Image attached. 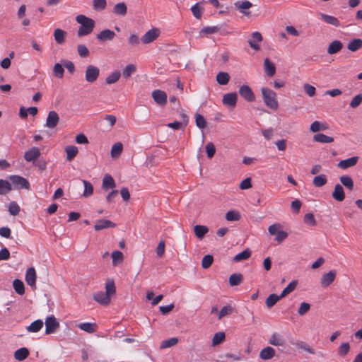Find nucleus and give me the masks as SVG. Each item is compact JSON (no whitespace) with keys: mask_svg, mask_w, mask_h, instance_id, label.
Returning <instances> with one entry per match:
<instances>
[{"mask_svg":"<svg viewBox=\"0 0 362 362\" xmlns=\"http://www.w3.org/2000/svg\"><path fill=\"white\" fill-rule=\"evenodd\" d=\"M105 292L99 291L94 294L93 299L98 303L107 305L110 303L111 296L115 295L116 288L112 279H108L105 284Z\"/></svg>","mask_w":362,"mask_h":362,"instance_id":"nucleus-1","label":"nucleus"},{"mask_svg":"<svg viewBox=\"0 0 362 362\" xmlns=\"http://www.w3.org/2000/svg\"><path fill=\"white\" fill-rule=\"evenodd\" d=\"M76 20L81 25L78 30L79 37L88 35L92 33L95 26V21L93 19L84 15H78Z\"/></svg>","mask_w":362,"mask_h":362,"instance_id":"nucleus-2","label":"nucleus"},{"mask_svg":"<svg viewBox=\"0 0 362 362\" xmlns=\"http://www.w3.org/2000/svg\"><path fill=\"white\" fill-rule=\"evenodd\" d=\"M261 92L265 105L272 110H277L279 107V103L276 98V93L267 87H262L261 88Z\"/></svg>","mask_w":362,"mask_h":362,"instance_id":"nucleus-3","label":"nucleus"},{"mask_svg":"<svg viewBox=\"0 0 362 362\" xmlns=\"http://www.w3.org/2000/svg\"><path fill=\"white\" fill-rule=\"evenodd\" d=\"M100 75V69L94 65H88L85 72L86 81L88 83H94Z\"/></svg>","mask_w":362,"mask_h":362,"instance_id":"nucleus-4","label":"nucleus"},{"mask_svg":"<svg viewBox=\"0 0 362 362\" xmlns=\"http://www.w3.org/2000/svg\"><path fill=\"white\" fill-rule=\"evenodd\" d=\"M45 334L54 333L59 327V323L54 315H50L45 319Z\"/></svg>","mask_w":362,"mask_h":362,"instance_id":"nucleus-5","label":"nucleus"},{"mask_svg":"<svg viewBox=\"0 0 362 362\" xmlns=\"http://www.w3.org/2000/svg\"><path fill=\"white\" fill-rule=\"evenodd\" d=\"M10 181L16 188L28 189L30 188L29 182L20 175H11L9 177Z\"/></svg>","mask_w":362,"mask_h":362,"instance_id":"nucleus-6","label":"nucleus"},{"mask_svg":"<svg viewBox=\"0 0 362 362\" xmlns=\"http://www.w3.org/2000/svg\"><path fill=\"white\" fill-rule=\"evenodd\" d=\"M160 30L153 28L147 31L141 38V41L144 44H148L155 41L160 35Z\"/></svg>","mask_w":362,"mask_h":362,"instance_id":"nucleus-7","label":"nucleus"},{"mask_svg":"<svg viewBox=\"0 0 362 362\" xmlns=\"http://www.w3.org/2000/svg\"><path fill=\"white\" fill-rule=\"evenodd\" d=\"M239 94L240 96L244 98L247 102H253L255 100V95L251 89V88L247 85H243L239 88Z\"/></svg>","mask_w":362,"mask_h":362,"instance_id":"nucleus-8","label":"nucleus"},{"mask_svg":"<svg viewBox=\"0 0 362 362\" xmlns=\"http://www.w3.org/2000/svg\"><path fill=\"white\" fill-rule=\"evenodd\" d=\"M235 7L243 15L245 16H250V12L248 11V10L252 7V4L247 1H238L234 3Z\"/></svg>","mask_w":362,"mask_h":362,"instance_id":"nucleus-9","label":"nucleus"},{"mask_svg":"<svg viewBox=\"0 0 362 362\" xmlns=\"http://www.w3.org/2000/svg\"><path fill=\"white\" fill-rule=\"evenodd\" d=\"M59 121V117L57 112L54 110L49 111L45 126L47 128L53 129L57 127Z\"/></svg>","mask_w":362,"mask_h":362,"instance_id":"nucleus-10","label":"nucleus"},{"mask_svg":"<svg viewBox=\"0 0 362 362\" xmlns=\"http://www.w3.org/2000/svg\"><path fill=\"white\" fill-rule=\"evenodd\" d=\"M238 101V95L236 93H228L223 95L222 102L226 106L235 107Z\"/></svg>","mask_w":362,"mask_h":362,"instance_id":"nucleus-11","label":"nucleus"},{"mask_svg":"<svg viewBox=\"0 0 362 362\" xmlns=\"http://www.w3.org/2000/svg\"><path fill=\"white\" fill-rule=\"evenodd\" d=\"M268 343L274 346H285L286 339L284 337L277 332H274L268 340Z\"/></svg>","mask_w":362,"mask_h":362,"instance_id":"nucleus-12","label":"nucleus"},{"mask_svg":"<svg viewBox=\"0 0 362 362\" xmlns=\"http://www.w3.org/2000/svg\"><path fill=\"white\" fill-rule=\"evenodd\" d=\"M262 35L259 32H254L251 35V38L248 40V44L251 48L255 51H258L260 49L259 42H262Z\"/></svg>","mask_w":362,"mask_h":362,"instance_id":"nucleus-13","label":"nucleus"},{"mask_svg":"<svg viewBox=\"0 0 362 362\" xmlns=\"http://www.w3.org/2000/svg\"><path fill=\"white\" fill-rule=\"evenodd\" d=\"M152 98L159 105L163 106L167 103V95L160 90H155L152 92Z\"/></svg>","mask_w":362,"mask_h":362,"instance_id":"nucleus-14","label":"nucleus"},{"mask_svg":"<svg viewBox=\"0 0 362 362\" xmlns=\"http://www.w3.org/2000/svg\"><path fill=\"white\" fill-rule=\"evenodd\" d=\"M336 272L334 270H331L329 272L322 275L321 278V286L323 288H326L329 286L335 279Z\"/></svg>","mask_w":362,"mask_h":362,"instance_id":"nucleus-15","label":"nucleus"},{"mask_svg":"<svg viewBox=\"0 0 362 362\" xmlns=\"http://www.w3.org/2000/svg\"><path fill=\"white\" fill-rule=\"evenodd\" d=\"M358 157L353 156L349 158L339 161L337 164V166L341 169L346 170L348 169L349 168L356 165L358 163Z\"/></svg>","mask_w":362,"mask_h":362,"instance_id":"nucleus-16","label":"nucleus"},{"mask_svg":"<svg viewBox=\"0 0 362 362\" xmlns=\"http://www.w3.org/2000/svg\"><path fill=\"white\" fill-rule=\"evenodd\" d=\"M115 37V33L114 31L110 29H105L100 31L97 34V39L99 41L105 42L107 40H112Z\"/></svg>","mask_w":362,"mask_h":362,"instance_id":"nucleus-17","label":"nucleus"},{"mask_svg":"<svg viewBox=\"0 0 362 362\" xmlns=\"http://www.w3.org/2000/svg\"><path fill=\"white\" fill-rule=\"evenodd\" d=\"M25 279L28 285L32 288L35 287L36 272L34 267H30L27 269Z\"/></svg>","mask_w":362,"mask_h":362,"instance_id":"nucleus-18","label":"nucleus"},{"mask_svg":"<svg viewBox=\"0 0 362 362\" xmlns=\"http://www.w3.org/2000/svg\"><path fill=\"white\" fill-rule=\"evenodd\" d=\"M40 155V150L37 147H32L24 153V158L26 161L30 162L37 159Z\"/></svg>","mask_w":362,"mask_h":362,"instance_id":"nucleus-19","label":"nucleus"},{"mask_svg":"<svg viewBox=\"0 0 362 362\" xmlns=\"http://www.w3.org/2000/svg\"><path fill=\"white\" fill-rule=\"evenodd\" d=\"M115 227V223L107 220V219H100L98 220L94 226V229L95 230H100L105 228H114Z\"/></svg>","mask_w":362,"mask_h":362,"instance_id":"nucleus-20","label":"nucleus"},{"mask_svg":"<svg viewBox=\"0 0 362 362\" xmlns=\"http://www.w3.org/2000/svg\"><path fill=\"white\" fill-rule=\"evenodd\" d=\"M342 48V42L338 40H335L329 45L327 51L329 54H334L339 52Z\"/></svg>","mask_w":362,"mask_h":362,"instance_id":"nucleus-21","label":"nucleus"},{"mask_svg":"<svg viewBox=\"0 0 362 362\" xmlns=\"http://www.w3.org/2000/svg\"><path fill=\"white\" fill-rule=\"evenodd\" d=\"M275 356V350L272 346L262 349L259 353V358L262 360L272 359Z\"/></svg>","mask_w":362,"mask_h":362,"instance_id":"nucleus-22","label":"nucleus"},{"mask_svg":"<svg viewBox=\"0 0 362 362\" xmlns=\"http://www.w3.org/2000/svg\"><path fill=\"white\" fill-rule=\"evenodd\" d=\"M332 197L338 201L342 202L345 199V194L343 187L340 184H337L332 192Z\"/></svg>","mask_w":362,"mask_h":362,"instance_id":"nucleus-23","label":"nucleus"},{"mask_svg":"<svg viewBox=\"0 0 362 362\" xmlns=\"http://www.w3.org/2000/svg\"><path fill=\"white\" fill-rule=\"evenodd\" d=\"M264 69L265 74L269 77L273 76L276 73L275 65L268 58L264 60Z\"/></svg>","mask_w":362,"mask_h":362,"instance_id":"nucleus-24","label":"nucleus"},{"mask_svg":"<svg viewBox=\"0 0 362 362\" xmlns=\"http://www.w3.org/2000/svg\"><path fill=\"white\" fill-rule=\"evenodd\" d=\"M347 49L351 52H356L362 49V40L360 38L351 40L347 45Z\"/></svg>","mask_w":362,"mask_h":362,"instance_id":"nucleus-25","label":"nucleus"},{"mask_svg":"<svg viewBox=\"0 0 362 362\" xmlns=\"http://www.w3.org/2000/svg\"><path fill=\"white\" fill-rule=\"evenodd\" d=\"M113 13L120 16H124L127 13V6L124 2H119L115 5Z\"/></svg>","mask_w":362,"mask_h":362,"instance_id":"nucleus-26","label":"nucleus"},{"mask_svg":"<svg viewBox=\"0 0 362 362\" xmlns=\"http://www.w3.org/2000/svg\"><path fill=\"white\" fill-rule=\"evenodd\" d=\"M313 140L318 143L329 144L334 141L333 137L327 136L322 133H317L314 135Z\"/></svg>","mask_w":362,"mask_h":362,"instance_id":"nucleus-27","label":"nucleus"},{"mask_svg":"<svg viewBox=\"0 0 362 362\" xmlns=\"http://www.w3.org/2000/svg\"><path fill=\"white\" fill-rule=\"evenodd\" d=\"M340 182L346 189L351 191L354 189V183L352 178L349 175H342L339 177Z\"/></svg>","mask_w":362,"mask_h":362,"instance_id":"nucleus-28","label":"nucleus"},{"mask_svg":"<svg viewBox=\"0 0 362 362\" xmlns=\"http://www.w3.org/2000/svg\"><path fill=\"white\" fill-rule=\"evenodd\" d=\"M77 327L88 333H93L96 329V324L91 322H81L78 324Z\"/></svg>","mask_w":362,"mask_h":362,"instance_id":"nucleus-29","label":"nucleus"},{"mask_svg":"<svg viewBox=\"0 0 362 362\" xmlns=\"http://www.w3.org/2000/svg\"><path fill=\"white\" fill-rule=\"evenodd\" d=\"M320 18L327 23L334 25L335 27H338L340 25L339 21L334 16L325 13H320Z\"/></svg>","mask_w":362,"mask_h":362,"instance_id":"nucleus-30","label":"nucleus"},{"mask_svg":"<svg viewBox=\"0 0 362 362\" xmlns=\"http://www.w3.org/2000/svg\"><path fill=\"white\" fill-rule=\"evenodd\" d=\"M65 152L66 153V160L71 161L76 156L78 150L76 146L70 145L66 146Z\"/></svg>","mask_w":362,"mask_h":362,"instance_id":"nucleus-31","label":"nucleus"},{"mask_svg":"<svg viewBox=\"0 0 362 362\" xmlns=\"http://www.w3.org/2000/svg\"><path fill=\"white\" fill-rule=\"evenodd\" d=\"M102 187L105 189H107L109 188L112 189V188L115 187V180L110 175L107 174L104 176V177L103 179Z\"/></svg>","mask_w":362,"mask_h":362,"instance_id":"nucleus-32","label":"nucleus"},{"mask_svg":"<svg viewBox=\"0 0 362 362\" xmlns=\"http://www.w3.org/2000/svg\"><path fill=\"white\" fill-rule=\"evenodd\" d=\"M209 228L202 225H196L194 227V232L195 235L199 239H202L204 236L208 233Z\"/></svg>","mask_w":362,"mask_h":362,"instance_id":"nucleus-33","label":"nucleus"},{"mask_svg":"<svg viewBox=\"0 0 362 362\" xmlns=\"http://www.w3.org/2000/svg\"><path fill=\"white\" fill-rule=\"evenodd\" d=\"M66 32L60 28H57L54 31V37L56 42L62 45L65 42Z\"/></svg>","mask_w":362,"mask_h":362,"instance_id":"nucleus-34","label":"nucleus"},{"mask_svg":"<svg viewBox=\"0 0 362 362\" xmlns=\"http://www.w3.org/2000/svg\"><path fill=\"white\" fill-rule=\"evenodd\" d=\"M43 326V322L41 320H36L26 327L28 332H37Z\"/></svg>","mask_w":362,"mask_h":362,"instance_id":"nucleus-35","label":"nucleus"},{"mask_svg":"<svg viewBox=\"0 0 362 362\" xmlns=\"http://www.w3.org/2000/svg\"><path fill=\"white\" fill-rule=\"evenodd\" d=\"M251 250L249 248H247L242 251L241 252L237 254L233 257V261L235 262H241L247 259L251 256Z\"/></svg>","mask_w":362,"mask_h":362,"instance_id":"nucleus-36","label":"nucleus"},{"mask_svg":"<svg viewBox=\"0 0 362 362\" xmlns=\"http://www.w3.org/2000/svg\"><path fill=\"white\" fill-rule=\"evenodd\" d=\"M29 355V351L27 348L23 347L16 350L14 353V357L16 360L22 361Z\"/></svg>","mask_w":362,"mask_h":362,"instance_id":"nucleus-37","label":"nucleus"},{"mask_svg":"<svg viewBox=\"0 0 362 362\" xmlns=\"http://www.w3.org/2000/svg\"><path fill=\"white\" fill-rule=\"evenodd\" d=\"M327 176L324 174L315 176L313 180V185L316 187H321L324 186L327 183Z\"/></svg>","mask_w":362,"mask_h":362,"instance_id":"nucleus-38","label":"nucleus"},{"mask_svg":"<svg viewBox=\"0 0 362 362\" xmlns=\"http://www.w3.org/2000/svg\"><path fill=\"white\" fill-rule=\"evenodd\" d=\"M11 189V185L8 180L0 179V194L5 195Z\"/></svg>","mask_w":362,"mask_h":362,"instance_id":"nucleus-39","label":"nucleus"},{"mask_svg":"<svg viewBox=\"0 0 362 362\" xmlns=\"http://www.w3.org/2000/svg\"><path fill=\"white\" fill-rule=\"evenodd\" d=\"M230 81V76L227 72L221 71L216 75V81L220 85H226Z\"/></svg>","mask_w":362,"mask_h":362,"instance_id":"nucleus-40","label":"nucleus"},{"mask_svg":"<svg viewBox=\"0 0 362 362\" xmlns=\"http://www.w3.org/2000/svg\"><path fill=\"white\" fill-rule=\"evenodd\" d=\"M293 344L298 348V349H301L304 351H305L306 352L310 354H315V351L313 349H312L306 342L305 341H296V342H294L293 343Z\"/></svg>","mask_w":362,"mask_h":362,"instance_id":"nucleus-41","label":"nucleus"},{"mask_svg":"<svg viewBox=\"0 0 362 362\" xmlns=\"http://www.w3.org/2000/svg\"><path fill=\"white\" fill-rule=\"evenodd\" d=\"M282 298L276 294L272 293L270 294L266 299L265 303L267 308H272L280 299Z\"/></svg>","mask_w":362,"mask_h":362,"instance_id":"nucleus-42","label":"nucleus"},{"mask_svg":"<svg viewBox=\"0 0 362 362\" xmlns=\"http://www.w3.org/2000/svg\"><path fill=\"white\" fill-rule=\"evenodd\" d=\"M123 146L120 142L115 143L111 148V156L113 158H117L122 152Z\"/></svg>","mask_w":362,"mask_h":362,"instance_id":"nucleus-43","label":"nucleus"},{"mask_svg":"<svg viewBox=\"0 0 362 362\" xmlns=\"http://www.w3.org/2000/svg\"><path fill=\"white\" fill-rule=\"evenodd\" d=\"M13 286L15 291L18 295H23L25 293V286L23 282L20 279H15L13 282Z\"/></svg>","mask_w":362,"mask_h":362,"instance_id":"nucleus-44","label":"nucleus"},{"mask_svg":"<svg viewBox=\"0 0 362 362\" xmlns=\"http://www.w3.org/2000/svg\"><path fill=\"white\" fill-rule=\"evenodd\" d=\"M350 351V344L349 342H343L338 348L337 353L339 356L344 357L348 354Z\"/></svg>","mask_w":362,"mask_h":362,"instance_id":"nucleus-45","label":"nucleus"},{"mask_svg":"<svg viewBox=\"0 0 362 362\" xmlns=\"http://www.w3.org/2000/svg\"><path fill=\"white\" fill-rule=\"evenodd\" d=\"M83 183L84 185V190L83 192V196L84 197H90L93 193V187L92 184L87 181V180H83Z\"/></svg>","mask_w":362,"mask_h":362,"instance_id":"nucleus-46","label":"nucleus"},{"mask_svg":"<svg viewBox=\"0 0 362 362\" xmlns=\"http://www.w3.org/2000/svg\"><path fill=\"white\" fill-rule=\"evenodd\" d=\"M297 281H292L290 282L287 286L282 291L281 293L280 294V297L282 298L291 293L296 287Z\"/></svg>","mask_w":362,"mask_h":362,"instance_id":"nucleus-47","label":"nucleus"},{"mask_svg":"<svg viewBox=\"0 0 362 362\" xmlns=\"http://www.w3.org/2000/svg\"><path fill=\"white\" fill-rule=\"evenodd\" d=\"M240 214L238 211L235 210L228 211L226 214V219L228 221H235L240 219Z\"/></svg>","mask_w":362,"mask_h":362,"instance_id":"nucleus-48","label":"nucleus"},{"mask_svg":"<svg viewBox=\"0 0 362 362\" xmlns=\"http://www.w3.org/2000/svg\"><path fill=\"white\" fill-rule=\"evenodd\" d=\"M121 73L119 71L117 70L110 74L105 79V81L107 84H112L116 83L120 78Z\"/></svg>","mask_w":362,"mask_h":362,"instance_id":"nucleus-49","label":"nucleus"},{"mask_svg":"<svg viewBox=\"0 0 362 362\" xmlns=\"http://www.w3.org/2000/svg\"><path fill=\"white\" fill-rule=\"evenodd\" d=\"M229 284L231 286L239 285L243 281V276L240 274H233L229 277Z\"/></svg>","mask_w":362,"mask_h":362,"instance_id":"nucleus-50","label":"nucleus"},{"mask_svg":"<svg viewBox=\"0 0 362 362\" xmlns=\"http://www.w3.org/2000/svg\"><path fill=\"white\" fill-rule=\"evenodd\" d=\"M226 335L224 332H216L212 339V345L213 346H217L222 343L225 339Z\"/></svg>","mask_w":362,"mask_h":362,"instance_id":"nucleus-51","label":"nucleus"},{"mask_svg":"<svg viewBox=\"0 0 362 362\" xmlns=\"http://www.w3.org/2000/svg\"><path fill=\"white\" fill-rule=\"evenodd\" d=\"M178 342V339L176 337H172L168 339L164 340L161 342L160 348L166 349L175 346Z\"/></svg>","mask_w":362,"mask_h":362,"instance_id":"nucleus-52","label":"nucleus"},{"mask_svg":"<svg viewBox=\"0 0 362 362\" xmlns=\"http://www.w3.org/2000/svg\"><path fill=\"white\" fill-rule=\"evenodd\" d=\"M195 122L198 128L203 129L206 126V122L205 118L200 114L197 113L195 115Z\"/></svg>","mask_w":362,"mask_h":362,"instance_id":"nucleus-53","label":"nucleus"},{"mask_svg":"<svg viewBox=\"0 0 362 362\" xmlns=\"http://www.w3.org/2000/svg\"><path fill=\"white\" fill-rule=\"evenodd\" d=\"M106 0H93V7L95 11H103L106 8Z\"/></svg>","mask_w":362,"mask_h":362,"instance_id":"nucleus-54","label":"nucleus"},{"mask_svg":"<svg viewBox=\"0 0 362 362\" xmlns=\"http://www.w3.org/2000/svg\"><path fill=\"white\" fill-rule=\"evenodd\" d=\"M64 69L62 64L57 63L54 64L53 68V74L54 76L59 78H62L64 76Z\"/></svg>","mask_w":362,"mask_h":362,"instance_id":"nucleus-55","label":"nucleus"},{"mask_svg":"<svg viewBox=\"0 0 362 362\" xmlns=\"http://www.w3.org/2000/svg\"><path fill=\"white\" fill-rule=\"evenodd\" d=\"M233 310V308L230 305L223 306L218 314V318L220 320L224 316L231 314Z\"/></svg>","mask_w":362,"mask_h":362,"instance_id":"nucleus-56","label":"nucleus"},{"mask_svg":"<svg viewBox=\"0 0 362 362\" xmlns=\"http://www.w3.org/2000/svg\"><path fill=\"white\" fill-rule=\"evenodd\" d=\"M190 10L195 18L200 19L202 18L200 3L194 4L193 6H192Z\"/></svg>","mask_w":362,"mask_h":362,"instance_id":"nucleus-57","label":"nucleus"},{"mask_svg":"<svg viewBox=\"0 0 362 362\" xmlns=\"http://www.w3.org/2000/svg\"><path fill=\"white\" fill-rule=\"evenodd\" d=\"M136 71V66L133 64L127 65L122 71V76L125 78H128Z\"/></svg>","mask_w":362,"mask_h":362,"instance_id":"nucleus-58","label":"nucleus"},{"mask_svg":"<svg viewBox=\"0 0 362 362\" xmlns=\"http://www.w3.org/2000/svg\"><path fill=\"white\" fill-rule=\"evenodd\" d=\"M205 150L207 154V157L209 158H211L214 157L216 153V148L214 144L212 142H208L205 146Z\"/></svg>","mask_w":362,"mask_h":362,"instance_id":"nucleus-59","label":"nucleus"},{"mask_svg":"<svg viewBox=\"0 0 362 362\" xmlns=\"http://www.w3.org/2000/svg\"><path fill=\"white\" fill-rule=\"evenodd\" d=\"M214 261V257L212 255H205L202 260V266L204 269H208L211 267Z\"/></svg>","mask_w":362,"mask_h":362,"instance_id":"nucleus-60","label":"nucleus"},{"mask_svg":"<svg viewBox=\"0 0 362 362\" xmlns=\"http://www.w3.org/2000/svg\"><path fill=\"white\" fill-rule=\"evenodd\" d=\"M124 255L122 252L119 250H115L112 253V264L113 265H116L118 262L122 261Z\"/></svg>","mask_w":362,"mask_h":362,"instance_id":"nucleus-61","label":"nucleus"},{"mask_svg":"<svg viewBox=\"0 0 362 362\" xmlns=\"http://www.w3.org/2000/svg\"><path fill=\"white\" fill-rule=\"evenodd\" d=\"M8 211L12 216H16L20 211V206L16 202H11L8 204Z\"/></svg>","mask_w":362,"mask_h":362,"instance_id":"nucleus-62","label":"nucleus"},{"mask_svg":"<svg viewBox=\"0 0 362 362\" xmlns=\"http://www.w3.org/2000/svg\"><path fill=\"white\" fill-rule=\"evenodd\" d=\"M362 103V94L359 93L356 95L351 101L350 103V107L351 108H356L358 107L361 103Z\"/></svg>","mask_w":362,"mask_h":362,"instance_id":"nucleus-63","label":"nucleus"},{"mask_svg":"<svg viewBox=\"0 0 362 362\" xmlns=\"http://www.w3.org/2000/svg\"><path fill=\"white\" fill-rule=\"evenodd\" d=\"M78 54L81 57H87L89 54V50L84 45H78L77 47Z\"/></svg>","mask_w":362,"mask_h":362,"instance_id":"nucleus-64","label":"nucleus"}]
</instances>
